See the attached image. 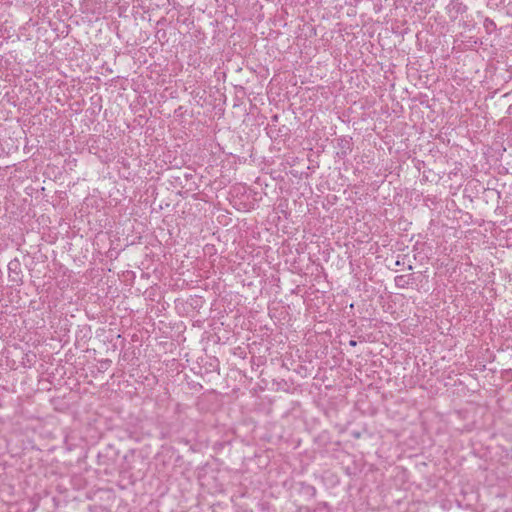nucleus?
<instances>
[{
    "instance_id": "423d86ee",
    "label": "nucleus",
    "mask_w": 512,
    "mask_h": 512,
    "mask_svg": "<svg viewBox=\"0 0 512 512\" xmlns=\"http://www.w3.org/2000/svg\"><path fill=\"white\" fill-rule=\"evenodd\" d=\"M277 119H278V116H277V115H275V116L273 117V120H275V121H276Z\"/></svg>"
},
{
    "instance_id": "f03ea898",
    "label": "nucleus",
    "mask_w": 512,
    "mask_h": 512,
    "mask_svg": "<svg viewBox=\"0 0 512 512\" xmlns=\"http://www.w3.org/2000/svg\"><path fill=\"white\" fill-rule=\"evenodd\" d=\"M337 146L339 148L337 156L341 159L346 158L352 152V138L347 136L337 138Z\"/></svg>"
},
{
    "instance_id": "39448f33",
    "label": "nucleus",
    "mask_w": 512,
    "mask_h": 512,
    "mask_svg": "<svg viewBox=\"0 0 512 512\" xmlns=\"http://www.w3.org/2000/svg\"><path fill=\"white\" fill-rule=\"evenodd\" d=\"M349 345L354 347L357 345V342L355 340H350Z\"/></svg>"
},
{
    "instance_id": "20e7f679",
    "label": "nucleus",
    "mask_w": 512,
    "mask_h": 512,
    "mask_svg": "<svg viewBox=\"0 0 512 512\" xmlns=\"http://www.w3.org/2000/svg\"><path fill=\"white\" fill-rule=\"evenodd\" d=\"M112 361L110 359H102L99 361V369L107 370L111 366Z\"/></svg>"
},
{
    "instance_id": "7ed1b4c3",
    "label": "nucleus",
    "mask_w": 512,
    "mask_h": 512,
    "mask_svg": "<svg viewBox=\"0 0 512 512\" xmlns=\"http://www.w3.org/2000/svg\"><path fill=\"white\" fill-rule=\"evenodd\" d=\"M395 285L398 288H407L413 281L412 275H398L394 279Z\"/></svg>"
},
{
    "instance_id": "f257e3e1",
    "label": "nucleus",
    "mask_w": 512,
    "mask_h": 512,
    "mask_svg": "<svg viewBox=\"0 0 512 512\" xmlns=\"http://www.w3.org/2000/svg\"><path fill=\"white\" fill-rule=\"evenodd\" d=\"M8 277L11 282L17 285L23 283L22 266L18 258H14L8 263Z\"/></svg>"
}]
</instances>
